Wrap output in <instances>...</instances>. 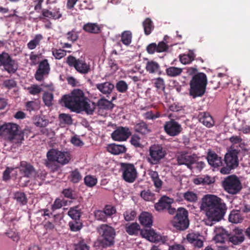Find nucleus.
Returning <instances> with one entry per match:
<instances>
[{
  "label": "nucleus",
  "mask_w": 250,
  "mask_h": 250,
  "mask_svg": "<svg viewBox=\"0 0 250 250\" xmlns=\"http://www.w3.org/2000/svg\"><path fill=\"white\" fill-rule=\"evenodd\" d=\"M201 209L206 212L208 219L206 220L207 225L212 226L213 222L221 220L224 216L227 207L221 198L212 194H207L202 199Z\"/></svg>",
  "instance_id": "obj_1"
},
{
  "label": "nucleus",
  "mask_w": 250,
  "mask_h": 250,
  "mask_svg": "<svg viewBox=\"0 0 250 250\" xmlns=\"http://www.w3.org/2000/svg\"><path fill=\"white\" fill-rule=\"evenodd\" d=\"M85 100L88 98L80 89H74L69 95H64L62 98L65 106L77 113H79L81 105Z\"/></svg>",
  "instance_id": "obj_2"
},
{
  "label": "nucleus",
  "mask_w": 250,
  "mask_h": 250,
  "mask_svg": "<svg viewBox=\"0 0 250 250\" xmlns=\"http://www.w3.org/2000/svg\"><path fill=\"white\" fill-rule=\"evenodd\" d=\"M207 84V77L203 72L194 75L189 83V94L193 98L202 96L205 93Z\"/></svg>",
  "instance_id": "obj_3"
},
{
  "label": "nucleus",
  "mask_w": 250,
  "mask_h": 250,
  "mask_svg": "<svg viewBox=\"0 0 250 250\" xmlns=\"http://www.w3.org/2000/svg\"><path fill=\"white\" fill-rule=\"evenodd\" d=\"M19 127L16 124H5L0 126V136L7 138L11 142L21 143L24 140V133Z\"/></svg>",
  "instance_id": "obj_4"
},
{
  "label": "nucleus",
  "mask_w": 250,
  "mask_h": 250,
  "mask_svg": "<svg viewBox=\"0 0 250 250\" xmlns=\"http://www.w3.org/2000/svg\"><path fill=\"white\" fill-rule=\"evenodd\" d=\"M238 151L235 149H229L226 153L223 159L222 167L220 169L222 174H229L239 166Z\"/></svg>",
  "instance_id": "obj_5"
},
{
  "label": "nucleus",
  "mask_w": 250,
  "mask_h": 250,
  "mask_svg": "<svg viewBox=\"0 0 250 250\" xmlns=\"http://www.w3.org/2000/svg\"><path fill=\"white\" fill-rule=\"evenodd\" d=\"M101 239V244L104 247H109L115 242L116 231L114 228L107 224L101 225L97 229Z\"/></svg>",
  "instance_id": "obj_6"
},
{
  "label": "nucleus",
  "mask_w": 250,
  "mask_h": 250,
  "mask_svg": "<svg viewBox=\"0 0 250 250\" xmlns=\"http://www.w3.org/2000/svg\"><path fill=\"white\" fill-rule=\"evenodd\" d=\"M166 154V150L161 145L154 144L149 148L146 160L151 165H158L161 163Z\"/></svg>",
  "instance_id": "obj_7"
},
{
  "label": "nucleus",
  "mask_w": 250,
  "mask_h": 250,
  "mask_svg": "<svg viewBox=\"0 0 250 250\" xmlns=\"http://www.w3.org/2000/svg\"><path fill=\"white\" fill-rule=\"evenodd\" d=\"M224 190L230 194H236L242 189L241 183L235 175H231L226 177L222 182Z\"/></svg>",
  "instance_id": "obj_8"
},
{
  "label": "nucleus",
  "mask_w": 250,
  "mask_h": 250,
  "mask_svg": "<svg viewBox=\"0 0 250 250\" xmlns=\"http://www.w3.org/2000/svg\"><path fill=\"white\" fill-rule=\"evenodd\" d=\"M188 215L187 210L183 208H178L176 215L172 221L173 226L180 230L186 229L188 227L189 223Z\"/></svg>",
  "instance_id": "obj_9"
},
{
  "label": "nucleus",
  "mask_w": 250,
  "mask_h": 250,
  "mask_svg": "<svg viewBox=\"0 0 250 250\" xmlns=\"http://www.w3.org/2000/svg\"><path fill=\"white\" fill-rule=\"evenodd\" d=\"M66 63L70 67H74L80 74H86L91 70L90 65L85 62L83 59H77L72 55L68 56L66 60Z\"/></svg>",
  "instance_id": "obj_10"
},
{
  "label": "nucleus",
  "mask_w": 250,
  "mask_h": 250,
  "mask_svg": "<svg viewBox=\"0 0 250 250\" xmlns=\"http://www.w3.org/2000/svg\"><path fill=\"white\" fill-rule=\"evenodd\" d=\"M3 66L4 70L9 74L16 73L18 69L17 61L13 59L10 55L5 52L0 54V66Z\"/></svg>",
  "instance_id": "obj_11"
},
{
  "label": "nucleus",
  "mask_w": 250,
  "mask_h": 250,
  "mask_svg": "<svg viewBox=\"0 0 250 250\" xmlns=\"http://www.w3.org/2000/svg\"><path fill=\"white\" fill-rule=\"evenodd\" d=\"M121 170L123 179L128 183H133L138 176V173L133 164L122 163Z\"/></svg>",
  "instance_id": "obj_12"
},
{
  "label": "nucleus",
  "mask_w": 250,
  "mask_h": 250,
  "mask_svg": "<svg viewBox=\"0 0 250 250\" xmlns=\"http://www.w3.org/2000/svg\"><path fill=\"white\" fill-rule=\"evenodd\" d=\"M195 157H196V154H192L187 150L179 151L176 156L177 163L180 166L185 165L188 169L193 170V162Z\"/></svg>",
  "instance_id": "obj_13"
},
{
  "label": "nucleus",
  "mask_w": 250,
  "mask_h": 250,
  "mask_svg": "<svg viewBox=\"0 0 250 250\" xmlns=\"http://www.w3.org/2000/svg\"><path fill=\"white\" fill-rule=\"evenodd\" d=\"M165 132L170 137H175L179 135L183 130L181 124L174 119L166 122L164 125Z\"/></svg>",
  "instance_id": "obj_14"
},
{
  "label": "nucleus",
  "mask_w": 250,
  "mask_h": 250,
  "mask_svg": "<svg viewBox=\"0 0 250 250\" xmlns=\"http://www.w3.org/2000/svg\"><path fill=\"white\" fill-rule=\"evenodd\" d=\"M48 155L51 160H53V158L51 156H53L57 162L62 165L68 164L71 159L70 155L68 152L54 149L49 150Z\"/></svg>",
  "instance_id": "obj_15"
},
{
  "label": "nucleus",
  "mask_w": 250,
  "mask_h": 250,
  "mask_svg": "<svg viewBox=\"0 0 250 250\" xmlns=\"http://www.w3.org/2000/svg\"><path fill=\"white\" fill-rule=\"evenodd\" d=\"M17 168H19L20 173L22 177L32 178L36 175V170L34 166L26 161H21Z\"/></svg>",
  "instance_id": "obj_16"
},
{
  "label": "nucleus",
  "mask_w": 250,
  "mask_h": 250,
  "mask_svg": "<svg viewBox=\"0 0 250 250\" xmlns=\"http://www.w3.org/2000/svg\"><path fill=\"white\" fill-rule=\"evenodd\" d=\"M50 64L47 59H44L39 63L38 67L35 74V78L38 81L43 80L44 77L49 73Z\"/></svg>",
  "instance_id": "obj_17"
},
{
  "label": "nucleus",
  "mask_w": 250,
  "mask_h": 250,
  "mask_svg": "<svg viewBox=\"0 0 250 250\" xmlns=\"http://www.w3.org/2000/svg\"><path fill=\"white\" fill-rule=\"evenodd\" d=\"M131 133L127 127H118L111 134L112 139L116 141H126Z\"/></svg>",
  "instance_id": "obj_18"
},
{
  "label": "nucleus",
  "mask_w": 250,
  "mask_h": 250,
  "mask_svg": "<svg viewBox=\"0 0 250 250\" xmlns=\"http://www.w3.org/2000/svg\"><path fill=\"white\" fill-rule=\"evenodd\" d=\"M168 49V45L164 41L160 42L158 44L155 42L151 43L146 48V50L149 54H153L155 52L161 53L166 52Z\"/></svg>",
  "instance_id": "obj_19"
},
{
  "label": "nucleus",
  "mask_w": 250,
  "mask_h": 250,
  "mask_svg": "<svg viewBox=\"0 0 250 250\" xmlns=\"http://www.w3.org/2000/svg\"><path fill=\"white\" fill-rule=\"evenodd\" d=\"M207 159L211 167L220 168L222 167L223 160L214 151H209L207 153Z\"/></svg>",
  "instance_id": "obj_20"
},
{
  "label": "nucleus",
  "mask_w": 250,
  "mask_h": 250,
  "mask_svg": "<svg viewBox=\"0 0 250 250\" xmlns=\"http://www.w3.org/2000/svg\"><path fill=\"white\" fill-rule=\"evenodd\" d=\"M229 241L234 245H238L241 244L245 240L243 230L240 229H235L232 234L229 233Z\"/></svg>",
  "instance_id": "obj_21"
},
{
  "label": "nucleus",
  "mask_w": 250,
  "mask_h": 250,
  "mask_svg": "<svg viewBox=\"0 0 250 250\" xmlns=\"http://www.w3.org/2000/svg\"><path fill=\"white\" fill-rule=\"evenodd\" d=\"M62 17L60 11V9L57 8L51 11L48 9L44 8L42 10V14L40 16V19L42 20L45 19L58 20Z\"/></svg>",
  "instance_id": "obj_22"
},
{
  "label": "nucleus",
  "mask_w": 250,
  "mask_h": 250,
  "mask_svg": "<svg viewBox=\"0 0 250 250\" xmlns=\"http://www.w3.org/2000/svg\"><path fill=\"white\" fill-rule=\"evenodd\" d=\"M198 118L199 121L207 127H211L214 125V121L208 112H200Z\"/></svg>",
  "instance_id": "obj_23"
},
{
  "label": "nucleus",
  "mask_w": 250,
  "mask_h": 250,
  "mask_svg": "<svg viewBox=\"0 0 250 250\" xmlns=\"http://www.w3.org/2000/svg\"><path fill=\"white\" fill-rule=\"evenodd\" d=\"M215 235L214 239L216 243H223L229 239V233L222 227L216 228L214 229Z\"/></svg>",
  "instance_id": "obj_24"
},
{
  "label": "nucleus",
  "mask_w": 250,
  "mask_h": 250,
  "mask_svg": "<svg viewBox=\"0 0 250 250\" xmlns=\"http://www.w3.org/2000/svg\"><path fill=\"white\" fill-rule=\"evenodd\" d=\"M140 234L143 237L146 238L151 242H158L161 236L156 233L153 229H141Z\"/></svg>",
  "instance_id": "obj_25"
},
{
  "label": "nucleus",
  "mask_w": 250,
  "mask_h": 250,
  "mask_svg": "<svg viewBox=\"0 0 250 250\" xmlns=\"http://www.w3.org/2000/svg\"><path fill=\"white\" fill-rule=\"evenodd\" d=\"M96 88L103 94H110L114 88V85L109 82H106L103 83L96 84Z\"/></svg>",
  "instance_id": "obj_26"
},
{
  "label": "nucleus",
  "mask_w": 250,
  "mask_h": 250,
  "mask_svg": "<svg viewBox=\"0 0 250 250\" xmlns=\"http://www.w3.org/2000/svg\"><path fill=\"white\" fill-rule=\"evenodd\" d=\"M170 199L167 196L162 197L154 205L155 208L158 211H161L170 206Z\"/></svg>",
  "instance_id": "obj_27"
},
{
  "label": "nucleus",
  "mask_w": 250,
  "mask_h": 250,
  "mask_svg": "<svg viewBox=\"0 0 250 250\" xmlns=\"http://www.w3.org/2000/svg\"><path fill=\"white\" fill-rule=\"evenodd\" d=\"M140 223L145 227L150 228L152 225V216L147 212H143L139 216Z\"/></svg>",
  "instance_id": "obj_28"
},
{
  "label": "nucleus",
  "mask_w": 250,
  "mask_h": 250,
  "mask_svg": "<svg viewBox=\"0 0 250 250\" xmlns=\"http://www.w3.org/2000/svg\"><path fill=\"white\" fill-rule=\"evenodd\" d=\"M107 150L111 154L119 155L125 153L126 151V148L124 145L112 144L108 145Z\"/></svg>",
  "instance_id": "obj_29"
},
{
  "label": "nucleus",
  "mask_w": 250,
  "mask_h": 250,
  "mask_svg": "<svg viewBox=\"0 0 250 250\" xmlns=\"http://www.w3.org/2000/svg\"><path fill=\"white\" fill-rule=\"evenodd\" d=\"M82 214V208L80 205L70 208L67 213L68 215L73 220H80Z\"/></svg>",
  "instance_id": "obj_30"
},
{
  "label": "nucleus",
  "mask_w": 250,
  "mask_h": 250,
  "mask_svg": "<svg viewBox=\"0 0 250 250\" xmlns=\"http://www.w3.org/2000/svg\"><path fill=\"white\" fill-rule=\"evenodd\" d=\"M146 69L149 73L161 74L160 65L157 62L153 61H148L146 62Z\"/></svg>",
  "instance_id": "obj_31"
},
{
  "label": "nucleus",
  "mask_w": 250,
  "mask_h": 250,
  "mask_svg": "<svg viewBox=\"0 0 250 250\" xmlns=\"http://www.w3.org/2000/svg\"><path fill=\"white\" fill-rule=\"evenodd\" d=\"M89 100H85L83 103L81 105V107L79 110V113L81 111H84L88 115H92L95 109L96 105L93 102L91 104L88 102Z\"/></svg>",
  "instance_id": "obj_32"
},
{
  "label": "nucleus",
  "mask_w": 250,
  "mask_h": 250,
  "mask_svg": "<svg viewBox=\"0 0 250 250\" xmlns=\"http://www.w3.org/2000/svg\"><path fill=\"white\" fill-rule=\"evenodd\" d=\"M126 232L130 235H137L140 230V225L136 222L127 223L125 225Z\"/></svg>",
  "instance_id": "obj_33"
},
{
  "label": "nucleus",
  "mask_w": 250,
  "mask_h": 250,
  "mask_svg": "<svg viewBox=\"0 0 250 250\" xmlns=\"http://www.w3.org/2000/svg\"><path fill=\"white\" fill-rule=\"evenodd\" d=\"M134 129L135 132L143 135L148 134L151 132L148 125L143 121L136 124L134 126Z\"/></svg>",
  "instance_id": "obj_34"
},
{
  "label": "nucleus",
  "mask_w": 250,
  "mask_h": 250,
  "mask_svg": "<svg viewBox=\"0 0 250 250\" xmlns=\"http://www.w3.org/2000/svg\"><path fill=\"white\" fill-rule=\"evenodd\" d=\"M153 85L156 88V90L158 93L165 91L166 84L164 80L161 77L153 79L152 80Z\"/></svg>",
  "instance_id": "obj_35"
},
{
  "label": "nucleus",
  "mask_w": 250,
  "mask_h": 250,
  "mask_svg": "<svg viewBox=\"0 0 250 250\" xmlns=\"http://www.w3.org/2000/svg\"><path fill=\"white\" fill-rule=\"evenodd\" d=\"M68 180L73 184L78 183L82 179V175L78 169L76 168L69 172Z\"/></svg>",
  "instance_id": "obj_36"
},
{
  "label": "nucleus",
  "mask_w": 250,
  "mask_h": 250,
  "mask_svg": "<svg viewBox=\"0 0 250 250\" xmlns=\"http://www.w3.org/2000/svg\"><path fill=\"white\" fill-rule=\"evenodd\" d=\"M195 55L193 51L189 50L187 54H181L179 56V59L181 62L184 64H188L194 60Z\"/></svg>",
  "instance_id": "obj_37"
},
{
  "label": "nucleus",
  "mask_w": 250,
  "mask_h": 250,
  "mask_svg": "<svg viewBox=\"0 0 250 250\" xmlns=\"http://www.w3.org/2000/svg\"><path fill=\"white\" fill-rule=\"evenodd\" d=\"M229 220L232 223L237 224L242 222L243 217L239 211L233 210L230 212Z\"/></svg>",
  "instance_id": "obj_38"
},
{
  "label": "nucleus",
  "mask_w": 250,
  "mask_h": 250,
  "mask_svg": "<svg viewBox=\"0 0 250 250\" xmlns=\"http://www.w3.org/2000/svg\"><path fill=\"white\" fill-rule=\"evenodd\" d=\"M143 26L145 34L146 36L150 35L154 28L153 22L149 18H146L143 22Z\"/></svg>",
  "instance_id": "obj_39"
},
{
  "label": "nucleus",
  "mask_w": 250,
  "mask_h": 250,
  "mask_svg": "<svg viewBox=\"0 0 250 250\" xmlns=\"http://www.w3.org/2000/svg\"><path fill=\"white\" fill-rule=\"evenodd\" d=\"M83 29L86 32L98 34L100 31V27L97 23H87L83 26Z\"/></svg>",
  "instance_id": "obj_40"
},
{
  "label": "nucleus",
  "mask_w": 250,
  "mask_h": 250,
  "mask_svg": "<svg viewBox=\"0 0 250 250\" xmlns=\"http://www.w3.org/2000/svg\"><path fill=\"white\" fill-rule=\"evenodd\" d=\"M43 37L42 35L39 34L35 35L34 39L31 40L27 44V46L30 50H33L39 45Z\"/></svg>",
  "instance_id": "obj_41"
},
{
  "label": "nucleus",
  "mask_w": 250,
  "mask_h": 250,
  "mask_svg": "<svg viewBox=\"0 0 250 250\" xmlns=\"http://www.w3.org/2000/svg\"><path fill=\"white\" fill-rule=\"evenodd\" d=\"M183 72V69L175 66H170L166 69V73L170 77H176L180 76Z\"/></svg>",
  "instance_id": "obj_42"
},
{
  "label": "nucleus",
  "mask_w": 250,
  "mask_h": 250,
  "mask_svg": "<svg viewBox=\"0 0 250 250\" xmlns=\"http://www.w3.org/2000/svg\"><path fill=\"white\" fill-rule=\"evenodd\" d=\"M34 125L37 127H45L49 123V121L42 116H36L33 119Z\"/></svg>",
  "instance_id": "obj_43"
},
{
  "label": "nucleus",
  "mask_w": 250,
  "mask_h": 250,
  "mask_svg": "<svg viewBox=\"0 0 250 250\" xmlns=\"http://www.w3.org/2000/svg\"><path fill=\"white\" fill-rule=\"evenodd\" d=\"M25 106L26 110L29 112L36 111L40 108V103L36 101H28L25 103Z\"/></svg>",
  "instance_id": "obj_44"
},
{
  "label": "nucleus",
  "mask_w": 250,
  "mask_h": 250,
  "mask_svg": "<svg viewBox=\"0 0 250 250\" xmlns=\"http://www.w3.org/2000/svg\"><path fill=\"white\" fill-rule=\"evenodd\" d=\"M132 41V33L130 31H125L123 32L121 36V42L126 45H129Z\"/></svg>",
  "instance_id": "obj_45"
},
{
  "label": "nucleus",
  "mask_w": 250,
  "mask_h": 250,
  "mask_svg": "<svg viewBox=\"0 0 250 250\" xmlns=\"http://www.w3.org/2000/svg\"><path fill=\"white\" fill-rule=\"evenodd\" d=\"M59 119L61 124L71 125L73 123L72 117L68 114H60L59 116Z\"/></svg>",
  "instance_id": "obj_46"
},
{
  "label": "nucleus",
  "mask_w": 250,
  "mask_h": 250,
  "mask_svg": "<svg viewBox=\"0 0 250 250\" xmlns=\"http://www.w3.org/2000/svg\"><path fill=\"white\" fill-rule=\"evenodd\" d=\"M70 229L72 231H79L83 227V224L78 220H73L68 224Z\"/></svg>",
  "instance_id": "obj_47"
},
{
  "label": "nucleus",
  "mask_w": 250,
  "mask_h": 250,
  "mask_svg": "<svg viewBox=\"0 0 250 250\" xmlns=\"http://www.w3.org/2000/svg\"><path fill=\"white\" fill-rule=\"evenodd\" d=\"M49 151L47 152L46 154L47 160L45 161V165L46 167L50 168L51 170L54 171L58 169L57 166L55 164V162H56L55 157L53 156H51L53 158V160H51L49 156Z\"/></svg>",
  "instance_id": "obj_48"
},
{
  "label": "nucleus",
  "mask_w": 250,
  "mask_h": 250,
  "mask_svg": "<svg viewBox=\"0 0 250 250\" xmlns=\"http://www.w3.org/2000/svg\"><path fill=\"white\" fill-rule=\"evenodd\" d=\"M84 183L87 187L92 188L96 185L97 179L94 176L86 175L84 178Z\"/></svg>",
  "instance_id": "obj_49"
},
{
  "label": "nucleus",
  "mask_w": 250,
  "mask_h": 250,
  "mask_svg": "<svg viewBox=\"0 0 250 250\" xmlns=\"http://www.w3.org/2000/svg\"><path fill=\"white\" fill-rule=\"evenodd\" d=\"M14 198L21 205H24L27 202V197L23 192H16L14 194Z\"/></svg>",
  "instance_id": "obj_50"
},
{
  "label": "nucleus",
  "mask_w": 250,
  "mask_h": 250,
  "mask_svg": "<svg viewBox=\"0 0 250 250\" xmlns=\"http://www.w3.org/2000/svg\"><path fill=\"white\" fill-rule=\"evenodd\" d=\"M103 210L107 218H112L117 211L115 207L110 205H105Z\"/></svg>",
  "instance_id": "obj_51"
},
{
  "label": "nucleus",
  "mask_w": 250,
  "mask_h": 250,
  "mask_svg": "<svg viewBox=\"0 0 250 250\" xmlns=\"http://www.w3.org/2000/svg\"><path fill=\"white\" fill-rule=\"evenodd\" d=\"M115 87L118 92L124 93L127 91L128 86L125 81L120 80L116 83Z\"/></svg>",
  "instance_id": "obj_52"
},
{
  "label": "nucleus",
  "mask_w": 250,
  "mask_h": 250,
  "mask_svg": "<svg viewBox=\"0 0 250 250\" xmlns=\"http://www.w3.org/2000/svg\"><path fill=\"white\" fill-rule=\"evenodd\" d=\"M206 166L204 162L199 161L198 157H195L194 158V162H193V169H195L198 171H201Z\"/></svg>",
  "instance_id": "obj_53"
},
{
  "label": "nucleus",
  "mask_w": 250,
  "mask_h": 250,
  "mask_svg": "<svg viewBox=\"0 0 250 250\" xmlns=\"http://www.w3.org/2000/svg\"><path fill=\"white\" fill-rule=\"evenodd\" d=\"M183 197L188 202H195L197 200V194L193 191H188L184 193Z\"/></svg>",
  "instance_id": "obj_54"
},
{
  "label": "nucleus",
  "mask_w": 250,
  "mask_h": 250,
  "mask_svg": "<svg viewBox=\"0 0 250 250\" xmlns=\"http://www.w3.org/2000/svg\"><path fill=\"white\" fill-rule=\"evenodd\" d=\"M94 216L96 220L104 222H106L107 218L106 217L103 210H97L94 212Z\"/></svg>",
  "instance_id": "obj_55"
},
{
  "label": "nucleus",
  "mask_w": 250,
  "mask_h": 250,
  "mask_svg": "<svg viewBox=\"0 0 250 250\" xmlns=\"http://www.w3.org/2000/svg\"><path fill=\"white\" fill-rule=\"evenodd\" d=\"M5 234L7 237L11 239L13 241L17 242L20 239V236L18 233L15 230L10 229L8 230Z\"/></svg>",
  "instance_id": "obj_56"
},
{
  "label": "nucleus",
  "mask_w": 250,
  "mask_h": 250,
  "mask_svg": "<svg viewBox=\"0 0 250 250\" xmlns=\"http://www.w3.org/2000/svg\"><path fill=\"white\" fill-rule=\"evenodd\" d=\"M66 51L63 49H56L52 51V54L56 59L60 60L66 56Z\"/></svg>",
  "instance_id": "obj_57"
},
{
  "label": "nucleus",
  "mask_w": 250,
  "mask_h": 250,
  "mask_svg": "<svg viewBox=\"0 0 250 250\" xmlns=\"http://www.w3.org/2000/svg\"><path fill=\"white\" fill-rule=\"evenodd\" d=\"M140 137L138 135H133L130 139V142L135 147L142 148L143 146L140 143Z\"/></svg>",
  "instance_id": "obj_58"
},
{
  "label": "nucleus",
  "mask_w": 250,
  "mask_h": 250,
  "mask_svg": "<svg viewBox=\"0 0 250 250\" xmlns=\"http://www.w3.org/2000/svg\"><path fill=\"white\" fill-rule=\"evenodd\" d=\"M136 216L134 210H127L124 213V219L126 221H133Z\"/></svg>",
  "instance_id": "obj_59"
},
{
  "label": "nucleus",
  "mask_w": 250,
  "mask_h": 250,
  "mask_svg": "<svg viewBox=\"0 0 250 250\" xmlns=\"http://www.w3.org/2000/svg\"><path fill=\"white\" fill-rule=\"evenodd\" d=\"M140 195L144 200L148 201L152 200L154 196V194L149 190L142 191Z\"/></svg>",
  "instance_id": "obj_60"
},
{
  "label": "nucleus",
  "mask_w": 250,
  "mask_h": 250,
  "mask_svg": "<svg viewBox=\"0 0 250 250\" xmlns=\"http://www.w3.org/2000/svg\"><path fill=\"white\" fill-rule=\"evenodd\" d=\"M43 101L45 105L50 106L52 105V101L53 99V95L50 93H45L43 95Z\"/></svg>",
  "instance_id": "obj_61"
},
{
  "label": "nucleus",
  "mask_w": 250,
  "mask_h": 250,
  "mask_svg": "<svg viewBox=\"0 0 250 250\" xmlns=\"http://www.w3.org/2000/svg\"><path fill=\"white\" fill-rule=\"evenodd\" d=\"M29 93L33 95L39 94L42 91V88L37 84L32 85L31 86L27 87Z\"/></svg>",
  "instance_id": "obj_62"
},
{
  "label": "nucleus",
  "mask_w": 250,
  "mask_h": 250,
  "mask_svg": "<svg viewBox=\"0 0 250 250\" xmlns=\"http://www.w3.org/2000/svg\"><path fill=\"white\" fill-rule=\"evenodd\" d=\"M202 177V185H209L215 182L214 178L208 175H203Z\"/></svg>",
  "instance_id": "obj_63"
},
{
  "label": "nucleus",
  "mask_w": 250,
  "mask_h": 250,
  "mask_svg": "<svg viewBox=\"0 0 250 250\" xmlns=\"http://www.w3.org/2000/svg\"><path fill=\"white\" fill-rule=\"evenodd\" d=\"M75 250H89V247L83 240L76 245Z\"/></svg>",
  "instance_id": "obj_64"
}]
</instances>
